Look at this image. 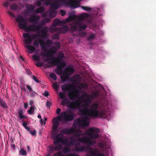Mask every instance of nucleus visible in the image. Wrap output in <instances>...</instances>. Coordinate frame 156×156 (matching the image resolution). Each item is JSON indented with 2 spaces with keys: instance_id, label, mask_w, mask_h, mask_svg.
I'll return each instance as SVG.
<instances>
[{
  "instance_id": "nucleus-1",
  "label": "nucleus",
  "mask_w": 156,
  "mask_h": 156,
  "mask_svg": "<svg viewBox=\"0 0 156 156\" xmlns=\"http://www.w3.org/2000/svg\"><path fill=\"white\" fill-rule=\"evenodd\" d=\"M79 98L83 99L82 101L77 100L70 103L69 106L72 108H76L80 107L81 102L85 104L82 106L83 108L79 109V112L82 115L90 116H97L98 115V104L92 105L89 109L88 107L91 103L92 100L91 95L85 93L82 94Z\"/></svg>"
},
{
  "instance_id": "nucleus-2",
  "label": "nucleus",
  "mask_w": 156,
  "mask_h": 156,
  "mask_svg": "<svg viewBox=\"0 0 156 156\" xmlns=\"http://www.w3.org/2000/svg\"><path fill=\"white\" fill-rule=\"evenodd\" d=\"M16 22L18 23V27L20 29L24 30L26 31H38L41 34L38 32L37 34H33L32 36L33 38L35 39L37 36H41L42 39L46 38L49 36L48 34V28L47 27H42L41 25H30L27 27V23L25 19L21 15H18L16 18Z\"/></svg>"
},
{
  "instance_id": "nucleus-3",
  "label": "nucleus",
  "mask_w": 156,
  "mask_h": 156,
  "mask_svg": "<svg viewBox=\"0 0 156 156\" xmlns=\"http://www.w3.org/2000/svg\"><path fill=\"white\" fill-rule=\"evenodd\" d=\"M98 118L106 119L110 114L108 111L110 105L108 99L106 96V93L103 86L98 83Z\"/></svg>"
},
{
  "instance_id": "nucleus-4",
  "label": "nucleus",
  "mask_w": 156,
  "mask_h": 156,
  "mask_svg": "<svg viewBox=\"0 0 156 156\" xmlns=\"http://www.w3.org/2000/svg\"><path fill=\"white\" fill-rule=\"evenodd\" d=\"M84 134L87 135L88 137L78 138L77 139V141L89 145L94 144V140L98 137V128H90L85 132Z\"/></svg>"
},
{
  "instance_id": "nucleus-5",
  "label": "nucleus",
  "mask_w": 156,
  "mask_h": 156,
  "mask_svg": "<svg viewBox=\"0 0 156 156\" xmlns=\"http://www.w3.org/2000/svg\"><path fill=\"white\" fill-rule=\"evenodd\" d=\"M106 138L104 134H98V147L100 148L98 150V156H109L110 146L105 140Z\"/></svg>"
},
{
  "instance_id": "nucleus-6",
  "label": "nucleus",
  "mask_w": 156,
  "mask_h": 156,
  "mask_svg": "<svg viewBox=\"0 0 156 156\" xmlns=\"http://www.w3.org/2000/svg\"><path fill=\"white\" fill-rule=\"evenodd\" d=\"M64 57V55L63 53H59L58 56L51 59V63L57 66V68L55 69V72L57 75H60L62 72V69L66 66L64 61H62Z\"/></svg>"
},
{
  "instance_id": "nucleus-7",
  "label": "nucleus",
  "mask_w": 156,
  "mask_h": 156,
  "mask_svg": "<svg viewBox=\"0 0 156 156\" xmlns=\"http://www.w3.org/2000/svg\"><path fill=\"white\" fill-rule=\"evenodd\" d=\"M89 15L87 13H84L81 14L78 16V19L73 22L71 24V29L73 31H75L77 29L79 31L84 30L86 28V25L82 24L83 20L89 17Z\"/></svg>"
},
{
  "instance_id": "nucleus-8",
  "label": "nucleus",
  "mask_w": 156,
  "mask_h": 156,
  "mask_svg": "<svg viewBox=\"0 0 156 156\" xmlns=\"http://www.w3.org/2000/svg\"><path fill=\"white\" fill-rule=\"evenodd\" d=\"M80 144L77 143L75 145L76 150L82 152L85 151L86 152L88 151L87 156H96L98 154V151L96 149H93L91 147H86L83 146H80Z\"/></svg>"
},
{
  "instance_id": "nucleus-9",
  "label": "nucleus",
  "mask_w": 156,
  "mask_h": 156,
  "mask_svg": "<svg viewBox=\"0 0 156 156\" xmlns=\"http://www.w3.org/2000/svg\"><path fill=\"white\" fill-rule=\"evenodd\" d=\"M90 119L88 117H81L75 120L73 124L74 126L79 128H83L88 125Z\"/></svg>"
},
{
  "instance_id": "nucleus-10",
  "label": "nucleus",
  "mask_w": 156,
  "mask_h": 156,
  "mask_svg": "<svg viewBox=\"0 0 156 156\" xmlns=\"http://www.w3.org/2000/svg\"><path fill=\"white\" fill-rule=\"evenodd\" d=\"M23 37L24 38L23 41L24 43L26 44V45L25 46V47L29 50V51H28L29 53H32L35 49L34 47L29 45L32 41V39L29 37L28 33H23Z\"/></svg>"
},
{
  "instance_id": "nucleus-11",
  "label": "nucleus",
  "mask_w": 156,
  "mask_h": 156,
  "mask_svg": "<svg viewBox=\"0 0 156 156\" xmlns=\"http://www.w3.org/2000/svg\"><path fill=\"white\" fill-rule=\"evenodd\" d=\"M61 132L66 135L73 133L76 137H79L84 134L80 130H76L73 127L63 129L61 130Z\"/></svg>"
},
{
  "instance_id": "nucleus-12",
  "label": "nucleus",
  "mask_w": 156,
  "mask_h": 156,
  "mask_svg": "<svg viewBox=\"0 0 156 156\" xmlns=\"http://www.w3.org/2000/svg\"><path fill=\"white\" fill-rule=\"evenodd\" d=\"M74 72V69L71 66H69L66 67L64 71L63 74L60 76L61 79L62 80V82H64L67 80L66 75L69 76L72 75Z\"/></svg>"
},
{
  "instance_id": "nucleus-13",
  "label": "nucleus",
  "mask_w": 156,
  "mask_h": 156,
  "mask_svg": "<svg viewBox=\"0 0 156 156\" xmlns=\"http://www.w3.org/2000/svg\"><path fill=\"white\" fill-rule=\"evenodd\" d=\"M60 117L61 119V120H63L66 121H71L73 119L74 115L70 111H65L62 112Z\"/></svg>"
},
{
  "instance_id": "nucleus-14",
  "label": "nucleus",
  "mask_w": 156,
  "mask_h": 156,
  "mask_svg": "<svg viewBox=\"0 0 156 156\" xmlns=\"http://www.w3.org/2000/svg\"><path fill=\"white\" fill-rule=\"evenodd\" d=\"M63 135L61 133H59L58 134L56 137V140L53 142V144L54 145L58 144L59 143L61 142L63 144H66L68 142V139L67 137L65 138H63Z\"/></svg>"
},
{
  "instance_id": "nucleus-15",
  "label": "nucleus",
  "mask_w": 156,
  "mask_h": 156,
  "mask_svg": "<svg viewBox=\"0 0 156 156\" xmlns=\"http://www.w3.org/2000/svg\"><path fill=\"white\" fill-rule=\"evenodd\" d=\"M69 29L67 26H64L62 27H58L54 28L52 27V25L50 27V32L52 33L54 32H57L59 33H65Z\"/></svg>"
},
{
  "instance_id": "nucleus-16",
  "label": "nucleus",
  "mask_w": 156,
  "mask_h": 156,
  "mask_svg": "<svg viewBox=\"0 0 156 156\" xmlns=\"http://www.w3.org/2000/svg\"><path fill=\"white\" fill-rule=\"evenodd\" d=\"M57 49L55 47H52L48 50V51L46 54L44 52L41 53V55L43 58L44 57H48L51 56L52 55H55L57 52Z\"/></svg>"
},
{
  "instance_id": "nucleus-17",
  "label": "nucleus",
  "mask_w": 156,
  "mask_h": 156,
  "mask_svg": "<svg viewBox=\"0 0 156 156\" xmlns=\"http://www.w3.org/2000/svg\"><path fill=\"white\" fill-rule=\"evenodd\" d=\"M67 95L71 100H75L79 98V92L77 90H72L70 92H68Z\"/></svg>"
},
{
  "instance_id": "nucleus-18",
  "label": "nucleus",
  "mask_w": 156,
  "mask_h": 156,
  "mask_svg": "<svg viewBox=\"0 0 156 156\" xmlns=\"http://www.w3.org/2000/svg\"><path fill=\"white\" fill-rule=\"evenodd\" d=\"M61 120V118L58 116L57 117L54 118L53 119L52 121L53 122L52 129L53 131H55L56 130L59 125V121Z\"/></svg>"
},
{
  "instance_id": "nucleus-19",
  "label": "nucleus",
  "mask_w": 156,
  "mask_h": 156,
  "mask_svg": "<svg viewBox=\"0 0 156 156\" xmlns=\"http://www.w3.org/2000/svg\"><path fill=\"white\" fill-rule=\"evenodd\" d=\"M49 12V16L51 18H53L56 16V15L57 11L55 10H53L50 9L48 12H45L42 15L43 17H44L47 16Z\"/></svg>"
},
{
  "instance_id": "nucleus-20",
  "label": "nucleus",
  "mask_w": 156,
  "mask_h": 156,
  "mask_svg": "<svg viewBox=\"0 0 156 156\" xmlns=\"http://www.w3.org/2000/svg\"><path fill=\"white\" fill-rule=\"evenodd\" d=\"M81 78L79 75H74L69 79V80L71 83H74L79 82Z\"/></svg>"
},
{
  "instance_id": "nucleus-21",
  "label": "nucleus",
  "mask_w": 156,
  "mask_h": 156,
  "mask_svg": "<svg viewBox=\"0 0 156 156\" xmlns=\"http://www.w3.org/2000/svg\"><path fill=\"white\" fill-rule=\"evenodd\" d=\"M40 17L39 16L33 15L29 18L30 22L33 23H37L39 22Z\"/></svg>"
},
{
  "instance_id": "nucleus-22",
  "label": "nucleus",
  "mask_w": 156,
  "mask_h": 156,
  "mask_svg": "<svg viewBox=\"0 0 156 156\" xmlns=\"http://www.w3.org/2000/svg\"><path fill=\"white\" fill-rule=\"evenodd\" d=\"M78 2L74 0H69L67 4L71 8L75 9L78 7Z\"/></svg>"
},
{
  "instance_id": "nucleus-23",
  "label": "nucleus",
  "mask_w": 156,
  "mask_h": 156,
  "mask_svg": "<svg viewBox=\"0 0 156 156\" xmlns=\"http://www.w3.org/2000/svg\"><path fill=\"white\" fill-rule=\"evenodd\" d=\"M65 23V20L60 21L59 19L56 18L53 21L52 25L54 27H56L58 25H63Z\"/></svg>"
},
{
  "instance_id": "nucleus-24",
  "label": "nucleus",
  "mask_w": 156,
  "mask_h": 156,
  "mask_svg": "<svg viewBox=\"0 0 156 156\" xmlns=\"http://www.w3.org/2000/svg\"><path fill=\"white\" fill-rule=\"evenodd\" d=\"M72 86L70 84H64L61 86V88L63 92L69 91L70 89H72Z\"/></svg>"
},
{
  "instance_id": "nucleus-25",
  "label": "nucleus",
  "mask_w": 156,
  "mask_h": 156,
  "mask_svg": "<svg viewBox=\"0 0 156 156\" xmlns=\"http://www.w3.org/2000/svg\"><path fill=\"white\" fill-rule=\"evenodd\" d=\"M24 111L22 109H19L18 110V116L20 118V119H26L27 117L24 115Z\"/></svg>"
},
{
  "instance_id": "nucleus-26",
  "label": "nucleus",
  "mask_w": 156,
  "mask_h": 156,
  "mask_svg": "<svg viewBox=\"0 0 156 156\" xmlns=\"http://www.w3.org/2000/svg\"><path fill=\"white\" fill-rule=\"evenodd\" d=\"M76 18V16L73 14H70L68 17L66 18L65 20V23L71 22L74 20Z\"/></svg>"
},
{
  "instance_id": "nucleus-27",
  "label": "nucleus",
  "mask_w": 156,
  "mask_h": 156,
  "mask_svg": "<svg viewBox=\"0 0 156 156\" xmlns=\"http://www.w3.org/2000/svg\"><path fill=\"white\" fill-rule=\"evenodd\" d=\"M53 156H78V155L74 153H71L67 155H64L62 154V152L59 151L55 153Z\"/></svg>"
},
{
  "instance_id": "nucleus-28",
  "label": "nucleus",
  "mask_w": 156,
  "mask_h": 156,
  "mask_svg": "<svg viewBox=\"0 0 156 156\" xmlns=\"http://www.w3.org/2000/svg\"><path fill=\"white\" fill-rule=\"evenodd\" d=\"M60 7V6L59 4L56 2L54 3H51V9H54V10H56L58 8Z\"/></svg>"
},
{
  "instance_id": "nucleus-29",
  "label": "nucleus",
  "mask_w": 156,
  "mask_h": 156,
  "mask_svg": "<svg viewBox=\"0 0 156 156\" xmlns=\"http://www.w3.org/2000/svg\"><path fill=\"white\" fill-rule=\"evenodd\" d=\"M44 8L43 7H41L36 9L34 12L37 13H42L44 12Z\"/></svg>"
},
{
  "instance_id": "nucleus-30",
  "label": "nucleus",
  "mask_w": 156,
  "mask_h": 156,
  "mask_svg": "<svg viewBox=\"0 0 156 156\" xmlns=\"http://www.w3.org/2000/svg\"><path fill=\"white\" fill-rule=\"evenodd\" d=\"M0 106L3 108H7L8 107L6 103L2 99L0 98Z\"/></svg>"
},
{
  "instance_id": "nucleus-31",
  "label": "nucleus",
  "mask_w": 156,
  "mask_h": 156,
  "mask_svg": "<svg viewBox=\"0 0 156 156\" xmlns=\"http://www.w3.org/2000/svg\"><path fill=\"white\" fill-rule=\"evenodd\" d=\"M27 9L29 11H31L34 10V5L31 4H27L26 5Z\"/></svg>"
},
{
  "instance_id": "nucleus-32",
  "label": "nucleus",
  "mask_w": 156,
  "mask_h": 156,
  "mask_svg": "<svg viewBox=\"0 0 156 156\" xmlns=\"http://www.w3.org/2000/svg\"><path fill=\"white\" fill-rule=\"evenodd\" d=\"M35 108L34 106H31L30 108L27 111L28 114L30 115L33 114L34 113V110Z\"/></svg>"
},
{
  "instance_id": "nucleus-33",
  "label": "nucleus",
  "mask_w": 156,
  "mask_h": 156,
  "mask_svg": "<svg viewBox=\"0 0 156 156\" xmlns=\"http://www.w3.org/2000/svg\"><path fill=\"white\" fill-rule=\"evenodd\" d=\"M39 43L41 45V50L42 51H44V52H43L44 53L45 52V50L46 49V45H45L42 44V41L41 39H39Z\"/></svg>"
},
{
  "instance_id": "nucleus-34",
  "label": "nucleus",
  "mask_w": 156,
  "mask_h": 156,
  "mask_svg": "<svg viewBox=\"0 0 156 156\" xmlns=\"http://www.w3.org/2000/svg\"><path fill=\"white\" fill-rule=\"evenodd\" d=\"M52 44V41L50 39L47 40L45 42L46 46L48 47L51 46Z\"/></svg>"
},
{
  "instance_id": "nucleus-35",
  "label": "nucleus",
  "mask_w": 156,
  "mask_h": 156,
  "mask_svg": "<svg viewBox=\"0 0 156 156\" xmlns=\"http://www.w3.org/2000/svg\"><path fill=\"white\" fill-rule=\"evenodd\" d=\"M69 101L68 98H66L63 99L61 102L62 105H64L69 103Z\"/></svg>"
},
{
  "instance_id": "nucleus-36",
  "label": "nucleus",
  "mask_w": 156,
  "mask_h": 156,
  "mask_svg": "<svg viewBox=\"0 0 156 156\" xmlns=\"http://www.w3.org/2000/svg\"><path fill=\"white\" fill-rule=\"evenodd\" d=\"M18 5L15 4H12L10 6V9L13 10H15L18 8Z\"/></svg>"
},
{
  "instance_id": "nucleus-37",
  "label": "nucleus",
  "mask_w": 156,
  "mask_h": 156,
  "mask_svg": "<svg viewBox=\"0 0 156 156\" xmlns=\"http://www.w3.org/2000/svg\"><path fill=\"white\" fill-rule=\"evenodd\" d=\"M104 21L103 20H99L98 19V30L102 27L103 23Z\"/></svg>"
},
{
  "instance_id": "nucleus-38",
  "label": "nucleus",
  "mask_w": 156,
  "mask_h": 156,
  "mask_svg": "<svg viewBox=\"0 0 156 156\" xmlns=\"http://www.w3.org/2000/svg\"><path fill=\"white\" fill-rule=\"evenodd\" d=\"M48 148V151L50 153H52L55 151V147L52 146H49Z\"/></svg>"
},
{
  "instance_id": "nucleus-39",
  "label": "nucleus",
  "mask_w": 156,
  "mask_h": 156,
  "mask_svg": "<svg viewBox=\"0 0 156 156\" xmlns=\"http://www.w3.org/2000/svg\"><path fill=\"white\" fill-rule=\"evenodd\" d=\"M34 60L35 61H39L40 60V56L34 55L32 56Z\"/></svg>"
},
{
  "instance_id": "nucleus-40",
  "label": "nucleus",
  "mask_w": 156,
  "mask_h": 156,
  "mask_svg": "<svg viewBox=\"0 0 156 156\" xmlns=\"http://www.w3.org/2000/svg\"><path fill=\"white\" fill-rule=\"evenodd\" d=\"M41 2H43L44 4L46 5H50L51 3V2L49 0H40Z\"/></svg>"
},
{
  "instance_id": "nucleus-41",
  "label": "nucleus",
  "mask_w": 156,
  "mask_h": 156,
  "mask_svg": "<svg viewBox=\"0 0 156 156\" xmlns=\"http://www.w3.org/2000/svg\"><path fill=\"white\" fill-rule=\"evenodd\" d=\"M62 147V146L61 144H59L56 146L55 147V151H57L61 150Z\"/></svg>"
},
{
  "instance_id": "nucleus-42",
  "label": "nucleus",
  "mask_w": 156,
  "mask_h": 156,
  "mask_svg": "<svg viewBox=\"0 0 156 156\" xmlns=\"http://www.w3.org/2000/svg\"><path fill=\"white\" fill-rule=\"evenodd\" d=\"M50 21V20L48 18H44L41 21V23L42 24H44L45 23H49Z\"/></svg>"
},
{
  "instance_id": "nucleus-43",
  "label": "nucleus",
  "mask_w": 156,
  "mask_h": 156,
  "mask_svg": "<svg viewBox=\"0 0 156 156\" xmlns=\"http://www.w3.org/2000/svg\"><path fill=\"white\" fill-rule=\"evenodd\" d=\"M50 77L55 80H56L57 79V76L54 73H51L50 75Z\"/></svg>"
},
{
  "instance_id": "nucleus-44",
  "label": "nucleus",
  "mask_w": 156,
  "mask_h": 156,
  "mask_svg": "<svg viewBox=\"0 0 156 156\" xmlns=\"http://www.w3.org/2000/svg\"><path fill=\"white\" fill-rule=\"evenodd\" d=\"M20 153L23 155L26 156L27 155L26 151L23 149H20Z\"/></svg>"
},
{
  "instance_id": "nucleus-45",
  "label": "nucleus",
  "mask_w": 156,
  "mask_h": 156,
  "mask_svg": "<svg viewBox=\"0 0 156 156\" xmlns=\"http://www.w3.org/2000/svg\"><path fill=\"white\" fill-rule=\"evenodd\" d=\"M81 8L84 10L87 11H90L91 10V8L90 7H85L83 6H80Z\"/></svg>"
},
{
  "instance_id": "nucleus-46",
  "label": "nucleus",
  "mask_w": 156,
  "mask_h": 156,
  "mask_svg": "<svg viewBox=\"0 0 156 156\" xmlns=\"http://www.w3.org/2000/svg\"><path fill=\"white\" fill-rule=\"evenodd\" d=\"M54 44L55 46V47L56 48L57 50L58 49H59L60 48L61 46L60 43L59 42H54Z\"/></svg>"
},
{
  "instance_id": "nucleus-47",
  "label": "nucleus",
  "mask_w": 156,
  "mask_h": 156,
  "mask_svg": "<svg viewBox=\"0 0 156 156\" xmlns=\"http://www.w3.org/2000/svg\"><path fill=\"white\" fill-rule=\"evenodd\" d=\"M32 78L37 83H40V81L38 80V78L35 76L34 75H33L32 76Z\"/></svg>"
},
{
  "instance_id": "nucleus-48",
  "label": "nucleus",
  "mask_w": 156,
  "mask_h": 156,
  "mask_svg": "<svg viewBox=\"0 0 156 156\" xmlns=\"http://www.w3.org/2000/svg\"><path fill=\"white\" fill-rule=\"evenodd\" d=\"M47 120L46 118H44V119L43 120L44 122H42V119L40 120V122L42 125H45L46 123V122Z\"/></svg>"
},
{
  "instance_id": "nucleus-49",
  "label": "nucleus",
  "mask_w": 156,
  "mask_h": 156,
  "mask_svg": "<svg viewBox=\"0 0 156 156\" xmlns=\"http://www.w3.org/2000/svg\"><path fill=\"white\" fill-rule=\"evenodd\" d=\"M70 150L67 147L64 148L63 150V152L64 153H66L69 152Z\"/></svg>"
},
{
  "instance_id": "nucleus-50",
  "label": "nucleus",
  "mask_w": 156,
  "mask_h": 156,
  "mask_svg": "<svg viewBox=\"0 0 156 156\" xmlns=\"http://www.w3.org/2000/svg\"><path fill=\"white\" fill-rule=\"evenodd\" d=\"M59 95L60 98L62 99H64L65 97L64 94L63 93H59Z\"/></svg>"
},
{
  "instance_id": "nucleus-51",
  "label": "nucleus",
  "mask_w": 156,
  "mask_h": 156,
  "mask_svg": "<svg viewBox=\"0 0 156 156\" xmlns=\"http://www.w3.org/2000/svg\"><path fill=\"white\" fill-rule=\"evenodd\" d=\"M39 42L37 40H35L33 43V44L34 46H37L38 47L39 46Z\"/></svg>"
},
{
  "instance_id": "nucleus-52",
  "label": "nucleus",
  "mask_w": 156,
  "mask_h": 156,
  "mask_svg": "<svg viewBox=\"0 0 156 156\" xmlns=\"http://www.w3.org/2000/svg\"><path fill=\"white\" fill-rule=\"evenodd\" d=\"M11 16L14 18L15 17V15L12 12L9 11L7 12Z\"/></svg>"
},
{
  "instance_id": "nucleus-53",
  "label": "nucleus",
  "mask_w": 156,
  "mask_h": 156,
  "mask_svg": "<svg viewBox=\"0 0 156 156\" xmlns=\"http://www.w3.org/2000/svg\"><path fill=\"white\" fill-rule=\"evenodd\" d=\"M59 34H56L53 35V37L55 39H58L59 38Z\"/></svg>"
},
{
  "instance_id": "nucleus-54",
  "label": "nucleus",
  "mask_w": 156,
  "mask_h": 156,
  "mask_svg": "<svg viewBox=\"0 0 156 156\" xmlns=\"http://www.w3.org/2000/svg\"><path fill=\"white\" fill-rule=\"evenodd\" d=\"M42 94L46 97H47L49 95V94L48 91H45L44 93H43Z\"/></svg>"
},
{
  "instance_id": "nucleus-55",
  "label": "nucleus",
  "mask_w": 156,
  "mask_h": 156,
  "mask_svg": "<svg viewBox=\"0 0 156 156\" xmlns=\"http://www.w3.org/2000/svg\"><path fill=\"white\" fill-rule=\"evenodd\" d=\"M104 33L101 30H98V36L99 34L101 36H103L104 35Z\"/></svg>"
},
{
  "instance_id": "nucleus-56",
  "label": "nucleus",
  "mask_w": 156,
  "mask_h": 156,
  "mask_svg": "<svg viewBox=\"0 0 156 156\" xmlns=\"http://www.w3.org/2000/svg\"><path fill=\"white\" fill-rule=\"evenodd\" d=\"M95 37V34H94L91 35L90 37L88 38L87 39L88 40H90L91 39H94Z\"/></svg>"
},
{
  "instance_id": "nucleus-57",
  "label": "nucleus",
  "mask_w": 156,
  "mask_h": 156,
  "mask_svg": "<svg viewBox=\"0 0 156 156\" xmlns=\"http://www.w3.org/2000/svg\"><path fill=\"white\" fill-rule=\"evenodd\" d=\"M36 66L38 67H41L43 66V64L40 62H37L36 63Z\"/></svg>"
},
{
  "instance_id": "nucleus-58",
  "label": "nucleus",
  "mask_w": 156,
  "mask_h": 156,
  "mask_svg": "<svg viewBox=\"0 0 156 156\" xmlns=\"http://www.w3.org/2000/svg\"><path fill=\"white\" fill-rule=\"evenodd\" d=\"M9 5V3L7 2H5L3 4V6L6 7H8Z\"/></svg>"
},
{
  "instance_id": "nucleus-59",
  "label": "nucleus",
  "mask_w": 156,
  "mask_h": 156,
  "mask_svg": "<svg viewBox=\"0 0 156 156\" xmlns=\"http://www.w3.org/2000/svg\"><path fill=\"white\" fill-rule=\"evenodd\" d=\"M60 12H61L62 16H64L66 14V12L64 10H60Z\"/></svg>"
},
{
  "instance_id": "nucleus-60",
  "label": "nucleus",
  "mask_w": 156,
  "mask_h": 156,
  "mask_svg": "<svg viewBox=\"0 0 156 156\" xmlns=\"http://www.w3.org/2000/svg\"><path fill=\"white\" fill-rule=\"evenodd\" d=\"M46 105L47 107H50L51 105V103L49 101H47L46 103Z\"/></svg>"
},
{
  "instance_id": "nucleus-61",
  "label": "nucleus",
  "mask_w": 156,
  "mask_h": 156,
  "mask_svg": "<svg viewBox=\"0 0 156 156\" xmlns=\"http://www.w3.org/2000/svg\"><path fill=\"white\" fill-rule=\"evenodd\" d=\"M26 86L30 92L32 90V89L30 86L28 85H27Z\"/></svg>"
},
{
  "instance_id": "nucleus-62",
  "label": "nucleus",
  "mask_w": 156,
  "mask_h": 156,
  "mask_svg": "<svg viewBox=\"0 0 156 156\" xmlns=\"http://www.w3.org/2000/svg\"><path fill=\"white\" fill-rule=\"evenodd\" d=\"M30 132L32 136L35 135L36 133V131L35 130H34L33 131H30Z\"/></svg>"
},
{
  "instance_id": "nucleus-63",
  "label": "nucleus",
  "mask_w": 156,
  "mask_h": 156,
  "mask_svg": "<svg viewBox=\"0 0 156 156\" xmlns=\"http://www.w3.org/2000/svg\"><path fill=\"white\" fill-rule=\"evenodd\" d=\"M30 94L31 97H33L35 96L36 94L34 92H32L30 93Z\"/></svg>"
},
{
  "instance_id": "nucleus-64",
  "label": "nucleus",
  "mask_w": 156,
  "mask_h": 156,
  "mask_svg": "<svg viewBox=\"0 0 156 156\" xmlns=\"http://www.w3.org/2000/svg\"><path fill=\"white\" fill-rule=\"evenodd\" d=\"M53 87L56 89H57L58 88V86L56 83H54L53 85Z\"/></svg>"
}]
</instances>
